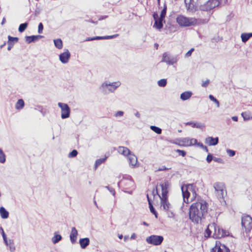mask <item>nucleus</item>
<instances>
[{"instance_id": "3c124183", "label": "nucleus", "mask_w": 252, "mask_h": 252, "mask_svg": "<svg viewBox=\"0 0 252 252\" xmlns=\"http://www.w3.org/2000/svg\"><path fill=\"white\" fill-rule=\"evenodd\" d=\"M0 230L1 231V235L2 236L4 242H6V240L7 239L6 235L5 234L3 228L1 227H0Z\"/></svg>"}, {"instance_id": "a18cd8bd", "label": "nucleus", "mask_w": 252, "mask_h": 252, "mask_svg": "<svg viewBox=\"0 0 252 252\" xmlns=\"http://www.w3.org/2000/svg\"><path fill=\"white\" fill-rule=\"evenodd\" d=\"M185 1H186V0H185ZM185 3L186 4V6L187 7L188 10H189V11L190 12H193V11H195L194 6L193 4L189 3V6H187V3L186 2H185Z\"/></svg>"}, {"instance_id": "bf43d9fd", "label": "nucleus", "mask_w": 252, "mask_h": 252, "mask_svg": "<svg viewBox=\"0 0 252 252\" xmlns=\"http://www.w3.org/2000/svg\"><path fill=\"white\" fill-rule=\"evenodd\" d=\"M170 168H167L164 166H162L160 167L156 171L166 170H168Z\"/></svg>"}, {"instance_id": "f704fd0d", "label": "nucleus", "mask_w": 252, "mask_h": 252, "mask_svg": "<svg viewBox=\"0 0 252 252\" xmlns=\"http://www.w3.org/2000/svg\"><path fill=\"white\" fill-rule=\"evenodd\" d=\"M180 142L182 143V145L185 146H189V138L186 137L183 138L180 140Z\"/></svg>"}, {"instance_id": "4d7b16f0", "label": "nucleus", "mask_w": 252, "mask_h": 252, "mask_svg": "<svg viewBox=\"0 0 252 252\" xmlns=\"http://www.w3.org/2000/svg\"><path fill=\"white\" fill-rule=\"evenodd\" d=\"M194 49L193 48H191L186 54L185 57L186 58L189 57L191 56L192 53L194 51Z\"/></svg>"}, {"instance_id": "774afa93", "label": "nucleus", "mask_w": 252, "mask_h": 252, "mask_svg": "<svg viewBox=\"0 0 252 252\" xmlns=\"http://www.w3.org/2000/svg\"><path fill=\"white\" fill-rule=\"evenodd\" d=\"M109 190L113 194V195H115V190L113 189L110 188Z\"/></svg>"}, {"instance_id": "b1692460", "label": "nucleus", "mask_w": 252, "mask_h": 252, "mask_svg": "<svg viewBox=\"0 0 252 252\" xmlns=\"http://www.w3.org/2000/svg\"><path fill=\"white\" fill-rule=\"evenodd\" d=\"M186 125L191 126L192 127L202 128L205 126L204 125L201 123L189 122L186 124Z\"/></svg>"}, {"instance_id": "13d9d810", "label": "nucleus", "mask_w": 252, "mask_h": 252, "mask_svg": "<svg viewBox=\"0 0 252 252\" xmlns=\"http://www.w3.org/2000/svg\"><path fill=\"white\" fill-rule=\"evenodd\" d=\"M209 83H210L209 80L207 79L205 81H203L201 86L203 87L206 88L208 86Z\"/></svg>"}, {"instance_id": "c756f323", "label": "nucleus", "mask_w": 252, "mask_h": 252, "mask_svg": "<svg viewBox=\"0 0 252 252\" xmlns=\"http://www.w3.org/2000/svg\"><path fill=\"white\" fill-rule=\"evenodd\" d=\"M54 43L55 47L58 49H60L63 48V42L61 39L58 38L54 39Z\"/></svg>"}, {"instance_id": "c85d7f7f", "label": "nucleus", "mask_w": 252, "mask_h": 252, "mask_svg": "<svg viewBox=\"0 0 252 252\" xmlns=\"http://www.w3.org/2000/svg\"><path fill=\"white\" fill-rule=\"evenodd\" d=\"M62 239L61 235L57 234L56 232L54 233V236L52 238V242L55 244L58 243Z\"/></svg>"}, {"instance_id": "338daca9", "label": "nucleus", "mask_w": 252, "mask_h": 252, "mask_svg": "<svg viewBox=\"0 0 252 252\" xmlns=\"http://www.w3.org/2000/svg\"><path fill=\"white\" fill-rule=\"evenodd\" d=\"M135 116L138 118H139L140 117V113L138 112H136L135 114H134Z\"/></svg>"}, {"instance_id": "603ef678", "label": "nucleus", "mask_w": 252, "mask_h": 252, "mask_svg": "<svg viewBox=\"0 0 252 252\" xmlns=\"http://www.w3.org/2000/svg\"><path fill=\"white\" fill-rule=\"evenodd\" d=\"M43 30V25L42 23H40L38 26V33H42Z\"/></svg>"}, {"instance_id": "6e6552de", "label": "nucleus", "mask_w": 252, "mask_h": 252, "mask_svg": "<svg viewBox=\"0 0 252 252\" xmlns=\"http://www.w3.org/2000/svg\"><path fill=\"white\" fill-rule=\"evenodd\" d=\"M58 105L61 109L62 119H65L69 118L70 114V108L68 104L64 103L59 102Z\"/></svg>"}, {"instance_id": "f257e3e1", "label": "nucleus", "mask_w": 252, "mask_h": 252, "mask_svg": "<svg viewBox=\"0 0 252 252\" xmlns=\"http://www.w3.org/2000/svg\"><path fill=\"white\" fill-rule=\"evenodd\" d=\"M208 204L204 200L197 199L189 208V218L194 223L200 222L207 214Z\"/></svg>"}, {"instance_id": "79ce46f5", "label": "nucleus", "mask_w": 252, "mask_h": 252, "mask_svg": "<svg viewBox=\"0 0 252 252\" xmlns=\"http://www.w3.org/2000/svg\"><path fill=\"white\" fill-rule=\"evenodd\" d=\"M165 212H166V214L169 218H174L175 214L174 213V210L173 209V208L172 209H170L169 210L165 211Z\"/></svg>"}, {"instance_id": "bb28decb", "label": "nucleus", "mask_w": 252, "mask_h": 252, "mask_svg": "<svg viewBox=\"0 0 252 252\" xmlns=\"http://www.w3.org/2000/svg\"><path fill=\"white\" fill-rule=\"evenodd\" d=\"M208 3V5L210 6V8L211 9L214 8L218 6L220 4V2L219 0H209L207 1Z\"/></svg>"}, {"instance_id": "09e8293b", "label": "nucleus", "mask_w": 252, "mask_h": 252, "mask_svg": "<svg viewBox=\"0 0 252 252\" xmlns=\"http://www.w3.org/2000/svg\"><path fill=\"white\" fill-rule=\"evenodd\" d=\"M103 39V36H97L94 37H88L86 40V41H92L94 40H99Z\"/></svg>"}, {"instance_id": "7c9ffc66", "label": "nucleus", "mask_w": 252, "mask_h": 252, "mask_svg": "<svg viewBox=\"0 0 252 252\" xmlns=\"http://www.w3.org/2000/svg\"><path fill=\"white\" fill-rule=\"evenodd\" d=\"M241 37L242 42L245 43L251 38V35L249 33H243L241 34Z\"/></svg>"}, {"instance_id": "4be33fe9", "label": "nucleus", "mask_w": 252, "mask_h": 252, "mask_svg": "<svg viewBox=\"0 0 252 252\" xmlns=\"http://www.w3.org/2000/svg\"><path fill=\"white\" fill-rule=\"evenodd\" d=\"M163 22H165L164 20L161 19L159 18L158 20L155 21L153 27L156 28L157 29L160 30L163 28Z\"/></svg>"}, {"instance_id": "680f3d73", "label": "nucleus", "mask_w": 252, "mask_h": 252, "mask_svg": "<svg viewBox=\"0 0 252 252\" xmlns=\"http://www.w3.org/2000/svg\"><path fill=\"white\" fill-rule=\"evenodd\" d=\"M214 161L218 163H223V160L222 158H214Z\"/></svg>"}, {"instance_id": "f3484780", "label": "nucleus", "mask_w": 252, "mask_h": 252, "mask_svg": "<svg viewBox=\"0 0 252 252\" xmlns=\"http://www.w3.org/2000/svg\"><path fill=\"white\" fill-rule=\"evenodd\" d=\"M133 182L131 179H125L121 180L118 183V186H124L126 189H129L133 186Z\"/></svg>"}, {"instance_id": "e433bc0d", "label": "nucleus", "mask_w": 252, "mask_h": 252, "mask_svg": "<svg viewBox=\"0 0 252 252\" xmlns=\"http://www.w3.org/2000/svg\"><path fill=\"white\" fill-rule=\"evenodd\" d=\"M106 158H98L97 159L94 164V169L96 170L97 167L100 165L101 163L105 161Z\"/></svg>"}, {"instance_id": "49530a36", "label": "nucleus", "mask_w": 252, "mask_h": 252, "mask_svg": "<svg viewBox=\"0 0 252 252\" xmlns=\"http://www.w3.org/2000/svg\"><path fill=\"white\" fill-rule=\"evenodd\" d=\"M78 154V152L76 150H73L70 152L68 155V158L75 157Z\"/></svg>"}, {"instance_id": "8fccbe9b", "label": "nucleus", "mask_w": 252, "mask_h": 252, "mask_svg": "<svg viewBox=\"0 0 252 252\" xmlns=\"http://www.w3.org/2000/svg\"><path fill=\"white\" fill-rule=\"evenodd\" d=\"M197 140L195 138H189V145L190 146L197 145Z\"/></svg>"}, {"instance_id": "c9c22d12", "label": "nucleus", "mask_w": 252, "mask_h": 252, "mask_svg": "<svg viewBox=\"0 0 252 252\" xmlns=\"http://www.w3.org/2000/svg\"><path fill=\"white\" fill-rule=\"evenodd\" d=\"M167 83V80L166 79H161L158 80L157 84L158 86L160 87H164L166 86Z\"/></svg>"}, {"instance_id": "de8ad7c7", "label": "nucleus", "mask_w": 252, "mask_h": 252, "mask_svg": "<svg viewBox=\"0 0 252 252\" xmlns=\"http://www.w3.org/2000/svg\"><path fill=\"white\" fill-rule=\"evenodd\" d=\"M198 147H200L202 150L205 151L206 152H208V148L206 146H204L202 143L201 142H197V144L196 145Z\"/></svg>"}, {"instance_id": "f03ea898", "label": "nucleus", "mask_w": 252, "mask_h": 252, "mask_svg": "<svg viewBox=\"0 0 252 252\" xmlns=\"http://www.w3.org/2000/svg\"><path fill=\"white\" fill-rule=\"evenodd\" d=\"M176 22L180 26L186 27L205 24L208 23V20L203 19L189 18L183 15H179L176 18Z\"/></svg>"}, {"instance_id": "9d476101", "label": "nucleus", "mask_w": 252, "mask_h": 252, "mask_svg": "<svg viewBox=\"0 0 252 252\" xmlns=\"http://www.w3.org/2000/svg\"><path fill=\"white\" fill-rule=\"evenodd\" d=\"M211 252H230V251L224 245H221L220 242L217 241L216 246L212 249Z\"/></svg>"}, {"instance_id": "20e7f679", "label": "nucleus", "mask_w": 252, "mask_h": 252, "mask_svg": "<svg viewBox=\"0 0 252 252\" xmlns=\"http://www.w3.org/2000/svg\"><path fill=\"white\" fill-rule=\"evenodd\" d=\"M181 189L184 202L187 203H189V198L190 192L192 193L191 201H192L196 198L197 196L196 187L193 184L184 185L182 186Z\"/></svg>"}, {"instance_id": "423d86ee", "label": "nucleus", "mask_w": 252, "mask_h": 252, "mask_svg": "<svg viewBox=\"0 0 252 252\" xmlns=\"http://www.w3.org/2000/svg\"><path fill=\"white\" fill-rule=\"evenodd\" d=\"M215 189V194L218 199L221 201L223 200L224 195L226 194L225 187L222 182H216L213 185Z\"/></svg>"}, {"instance_id": "2f4dec72", "label": "nucleus", "mask_w": 252, "mask_h": 252, "mask_svg": "<svg viewBox=\"0 0 252 252\" xmlns=\"http://www.w3.org/2000/svg\"><path fill=\"white\" fill-rule=\"evenodd\" d=\"M25 103L22 99H19L17 101L15 107L17 109H21L24 106Z\"/></svg>"}, {"instance_id": "7ed1b4c3", "label": "nucleus", "mask_w": 252, "mask_h": 252, "mask_svg": "<svg viewBox=\"0 0 252 252\" xmlns=\"http://www.w3.org/2000/svg\"><path fill=\"white\" fill-rule=\"evenodd\" d=\"M207 237L212 236L214 238L219 239L228 235L229 232L218 226L215 223L208 225L205 231Z\"/></svg>"}, {"instance_id": "e2e57ef3", "label": "nucleus", "mask_w": 252, "mask_h": 252, "mask_svg": "<svg viewBox=\"0 0 252 252\" xmlns=\"http://www.w3.org/2000/svg\"><path fill=\"white\" fill-rule=\"evenodd\" d=\"M0 158H5V155L2 150L0 148Z\"/></svg>"}, {"instance_id": "58836bf2", "label": "nucleus", "mask_w": 252, "mask_h": 252, "mask_svg": "<svg viewBox=\"0 0 252 252\" xmlns=\"http://www.w3.org/2000/svg\"><path fill=\"white\" fill-rule=\"evenodd\" d=\"M209 8H210V6H209V4L208 5L207 2H206L204 4L201 5L199 7V9L202 11L210 10L211 9Z\"/></svg>"}, {"instance_id": "37998d69", "label": "nucleus", "mask_w": 252, "mask_h": 252, "mask_svg": "<svg viewBox=\"0 0 252 252\" xmlns=\"http://www.w3.org/2000/svg\"><path fill=\"white\" fill-rule=\"evenodd\" d=\"M226 152L227 155L230 157H234L236 154V152L234 150H231L229 149H226Z\"/></svg>"}, {"instance_id": "aec40b11", "label": "nucleus", "mask_w": 252, "mask_h": 252, "mask_svg": "<svg viewBox=\"0 0 252 252\" xmlns=\"http://www.w3.org/2000/svg\"><path fill=\"white\" fill-rule=\"evenodd\" d=\"M77 235L78 232L77 229L74 227H72L70 234V239L72 243L73 244L76 242Z\"/></svg>"}, {"instance_id": "a878e982", "label": "nucleus", "mask_w": 252, "mask_h": 252, "mask_svg": "<svg viewBox=\"0 0 252 252\" xmlns=\"http://www.w3.org/2000/svg\"><path fill=\"white\" fill-rule=\"evenodd\" d=\"M138 158H128V162L129 166L132 168L138 167L139 163L137 160Z\"/></svg>"}, {"instance_id": "0eeeda50", "label": "nucleus", "mask_w": 252, "mask_h": 252, "mask_svg": "<svg viewBox=\"0 0 252 252\" xmlns=\"http://www.w3.org/2000/svg\"><path fill=\"white\" fill-rule=\"evenodd\" d=\"M146 241L148 244L155 246L160 245L163 241V237L162 236L152 235L147 237Z\"/></svg>"}, {"instance_id": "dca6fc26", "label": "nucleus", "mask_w": 252, "mask_h": 252, "mask_svg": "<svg viewBox=\"0 0 252 252\" xmlns=\"http://www.w3.org/2000/svg\"><path fill=\"white\" fill-rule=\"evenodd\" d=\"M205 143L208 146H216L219 143V138L218 137H207L205 139Z\"/></svg>"}, {"instance_id": "393cba45", "label": "nucleus", "mask_w": 252, "mask_h": 252, "mask_svg": "<svg viewBox=\"0 0 252 252\" xmlns=\"http://www.w3.org/2000/svg\"><path fill=\"white\" fill-rule=\"evenodd\" d=\"M192 93L190 91H186L182 93L180 95V98L182 100H187L189 99L192 95Z\"/></svg>"}, {"instance_id": "473e14b6", "label": "nucleus", "mask_w": 252, "mask_h": 252, "mask_svg": "<svg viewBox=\"0 0 252 252\" xmlns=\"http://www.w3.org/2000/svg\"><path fill=\"white\" fill-rule=\"evenodd\" d=\"M28 26V23L27 22H25L24 23L21 24L19 25L18 28V31L20 32H23L25 31Z\"/></svg>"}, {"instance_id": "6e6d98bb", "label": "nucleus", "mask_w": 252, "mask_h": 252, "mask_svg": "<svg viewBox=\"0 0 252 252\" xmlns=\"http://www.w3.org/2000/svg\"><path fill=\"white\" fill-rule=\"evenodd\" d=\"M118 34H114L113 35H107V36H103V39H112L114 37H116Z\"/></svg>"}, {"instance_id": "052dcab7", "label": "nucleus", "mask_w": 252, "mask_h": 252, "mask_svg": "<svg viewBox=\"0 0 252 252\" xmlns=\"http://www.w3.org/2000/svg\"><path fill=\"white\" fill-rule=\"evenodd\" d=\"M153 18H154L155 21L156 20H158V19H159L158 14L157 12H154L153 13Z\"/></svg>"}, {"instance_id": "a19ab883", "label": "nucleus", "mask_w": 252, "mask_h": 252, "mask_svg": "<svg viewBox=\"0 0 252 252\" xmlns=\"http://www.w3.org/2000/svg\"><path fill=\"white\" fill-rule=\"evenodd\" d=\"M209 98L211 100L214 102L216 104L217 107H220L219 101L212 94H210Z\"/></svg>"}, {"instance_id": "864d4df0", "label": "nucleus", "mask_w": 252, "mask_h": 252, "mask_svg": "<svg viewBox=\"0 0 252 252\" xmlns=\"http://www.w3.org/2000/svg\"><path fill=\"white\" fill-rule=\"evenodd\" d=\"M176 152L179 154V156L182 157H185L186 155V152L184 150H177Z\"/></svg>"}, {"instance_id": "4468645a", "label": "nucleus", "mask_w": 252, "mask_h": 252, "mask_svg": "<svg viewBox=\"0 0 252 252\" xmlns=\"http://www.w3.org/2000/svg\"><path fill=\"white\" fill-rule=\"evenodd\" d=\"M117 151L120 154L126 157L129 155L135 156L134 154H132L130 151L126 147L123 146H120L118 148Z\"/></svg>"}, {"instance_id": "ea45409f", "label": "nucleus", "mask_w": 252, "mask_h": 252, "mask_svg": "<svg viewBox=\"0 0 252 252\" xmlns=\"http://www.w3.org/2000/svg\"><path fill=\"white\" fill-rule=\"evenodd\" d=\"M149 208H150L151 212L153 214H154L156 218H158V213L156 212V211L155 210V209H154V208L152 205V202H151V201H149Z\"/></svg>"}, {"instance_id": "412c9836", "label": "nucleus", "mask_w": 252, "mask_h": 252, "mask_svg": "<svg viewBox=\"0 0 252 252\" xmlns=\"http://www.w3.org/2000/svg\"><path fill=\"white\" fill-rule=\"evenodd\" d=\"M4 243L7 246H9V250L10 252H14L15 251L16 248L13 240L9 239L8 240L7 239L6 242H4Z\"/></svg>"}, {"instance_id": "cd10ccee", "label": "nucleus", "mask_w": 252, "mask_h": 252, "mask_svg": "<svg viewBox=\"0 0 252 252\" xmlns=\"http://www.w3.org/2000/svg\"><path fill=\"white\" fill-rule=\"evenodd\" d=\"M0 215L1 218L3 219H7L9 217L8 212L3 207L0 208Z\"/></svg>"}, {"instance_id": "a211bd4d", "label": "nucleus", "mask_w": 252, "mask_h": 252, "mask_svg": "<svg viewBox=\"0 0 252 252\" xmlns=\"http://www.w3.org/2000/svg\"><path fill=\"white\" fill-rule=\"evenodd\" d=\"M43 37V36L40 35H31V36H26L25 40L26 42L30 44L32 42H35L37 41L38 39Z\"/></svg>"}, {"instance_id": "ddd939ff", "label": "nucleus", "mask_w": 252, "mask_h": 252, "mask_svg": "<svg viewBox=\"0 0 252 252\" xmlns=\"http://www.w3.org/2000/svg\"><path fill=\"white\" fill-rule=\"evenodd\" d=\"M70 58V53L67 49H66L65 52L61 53L59 55L60 61L63 63H67Z\"/></svg>"}, {"instance_id": "5701e85b", "label": "nucleus", "mask_w": 252, "mask_h": 252, "mask_svg": "<svg viewBox=\"0 0 252 252\" xmlns=\"http://www.w3.org/2000/svg\"><path fill=\"white\" fill-rule=\"evenodd\" d=\"M79 243L82 249H85L90 243V240L88 238H81L79 240Z\"/></svg>"}, {"instance_id": "69168bd1", "label": "nucleus", "mask_w": 252, "mask_h": 252, "mask_svg": "<svg viewBox=\"0 0 252 252\" xmlns=\"http://www.w3.org/2000/svg\"><path fill=\"white\" fill-rule=\"evenodd\" d=\"M136 238V235L135 233H133L130 237L131 239H135Z\"/></svg>"}, {"instance_id": "f8f14e48", "label": "nucleus", "mask_w": 252, "mask_h": 252, "mask_svg": "<svg viewBox=\"0 0 252 252\" xmlns=\"http://www.w3.org/2000/svg\"><path fill=\"white\" fill-rule=\"evenodd\" d=\"M160 199V208L162 209L164 211L169 210L172 208V206L169 203L167 197Z\"/></svg>"}, {"instance_id": "1a4fd4ad", "label": "nucleus", "mask_w": 252, "mask_h": 252, "mask_svg": "<svg viewBox=\"0 0 252 252\" xmlns=\"http://www.w3.org/2000/svg\"><path fill=\"white\" fill-rule=\"evenodd\" d=\"M242 225L245 228L247 233L252 229V218L249 215H245L242 218Z\"/></svg>"}, {"instance_id": "0e129e2a", "label": "nucleus", "mask_w": 252, "mask_h": 252, "mask_svg": "<svg viewBox=\"0 0 252 252\" xmlns=\"http://www.w3.org/2000/svg\"><path fill=\"white\" fill-rule=\"evenodd\" d=\"M238 118L237 116H233L232 117V120L233 121L237 122V121H238Z\"/></svg>"}, {"instance_id": "4c0bfd02", "label": "nucleus", "mask_w": 252, "mask_h": 252, "mask_svg": "<svg viewBox=\"0 0 252 252\" xmlns=\"http://www.w3.org/2000/svg\"><path fill=\"white\" fill-rule=\"evenodd\" d=\"M166 10H167L166 5V4H164V7H163V9L162 10V11H161V13L160 14V17H159L160 19L164 20L165 17L166 16Z\"/></svg>"}, {"instance_id": "c03bdc74", "label": "nucleus", "mask_w": 252, "mask_h": 252, "mask_svg": "<svg viewBox=\"0 0 252 252\" xmlns=\"http://www.w3.org/2000/svg\"><path fill=\"white\" fill-rule=\"evenodd\" d=\"M241 116L245 121H248L250 119V115L246 112H242Z\"/></svg>"}, {"instance_id": "9b49d317", "label": "nucleus", "mask_w": 252, "mask_h": 252, "mask_svg": "<svg viewBox=\"0 0 252 252\" xmlns=\"http://www.w3.org/2000/svg\"><path fill=\"white\" fill-rule=\"evenodd\" d=\"M161 189V196L159 195V198H164L167 197L168 189L169 187V184L167 181H165L159 185Z\"/></svg>"}, {"instance_id": "6ab92c4d", "label": "nucleus", "mask_w": 252, "mask_h": 252, "mask_svg": "<svg viewBox=\"0 0 252 252\" xmlns=\"http://www.w3.org/2000/svg\"><path fill=\"white\" fill-rule=\"evenodd\" d=\"M19 38L17 37H12L10 35L8 36V47L7 50L10 51L13 47L15 43L18 41Z\"/></svg>"}, {"instance_id": "39448f33", "label": "nucleus", "mask_w": 252, "mask_h": 252, "mask_svg": "<svg viewBox=\"0 0 252 252\" xmlns=\"http://www.w3.org/2000/svg\"><path fill=\"white\" fill-rule=\"evenodd\" d=\"M121 85V83L120 81L110 83L106 81L100 85L99 89L103 94L107 95L109 93H114Z\"/></svg>"}, {"instance_id": "5fc2aeb1", "label": "nucleus", "mask_w": 252, "mask_h": 252, "mask_svg": "<svg viewBox=\"0 0 252 252\" xmlns=\"http://www.w3.org/2000/svg\"><path fill=\"white\" fill-rule=\"evenodd\" d=\"M124 112L123 111H118L115 113L114 116L115 117H122L124 115Z\"/></svg>"}, {"instance_id": "72a5a7b5", "label": "nucleus", "mask_w": 252, "mask_h": 252, "mask_svg": "<svg viewBox=\"0 0 252 252\" xmlns=\"http://www.w3.org/2000/svg\"><path fill=\"white\" fill-rule=\"evenodd\" d=\"M150 129L158 134H161L162 132V130L160 128L155 126H150Z\"/></svg>"}, {"instance_id": "2eb2a0df", "label": "nucleus", "mask_w": 252, "mask_h": 252, "mask_svg": "<svg viewBox=\"0 0 252 252\" xmlns=\"http://www.w3.org/2000/svg\"><path fill=\"white\" fill-rule=\"evenodd\" d=\"M161 62H165L169 65H173L176 62V61L173 58H171L168 54L165 52L162 55Z\"/></svg>"}]
</instances>
